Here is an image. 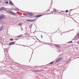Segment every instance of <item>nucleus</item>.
Returning <instances> with one entry per match:
<instances>
[{
  "label": "nucleus",
  "instance_id": "obj_1",
  "mask_svg": "<svg viewBox=\"0 0 79 79\" xmlns=\"http://www.w3.org/2000/svg\"><path fill=\"white\" fill-rule=\"evenodd\" d=\"M7 12L8 13H9L12 14V15H16V13H15L9 10L7 11Z\"/></svg>",
  "mask_w": 79,
  "mask_h": 79
},
{
  "label": "nucleus",
  "instance_id": "obj_2",
  "mask_svg": "<svg viewBox=\"0 0 79 79\" xmlns=\"http://www.w3.org/2000/svg\"><path fill=\"white\" fill-rule=\"evenodd\" d=\"M5 18V16L3 15H1L0 16V19H3Z\"/></svg>",
  "mask_w": 79,
  "mask_h": 79
},
{
  "label": "nucleus",
  "instance_id": "obj_3",
  "mask_svg": "<svg viewBox=\"0 0 79 79\" xmlns=\"http://www.w3.org/2000/svg\"><path fill=\"white\" fill-rule=\"evenodd\" d=\"M62 60H63L62 57H60V58H59V61H62Z\"/></svg>",
  "mask_w": 79,
  "mask_h": 79
},
{
  "label": "nucleus",
  "instance_id": "obj_4",
  "mask_svg": "<svg viewBox=\"0 0 79 79\" xmlns=\"http://www.w3.org/2000/svg\"><path fill=\"white\" fill-rule=\"evenodd\" d=\"M27 15H30V16H32V15H33L31 13H27Z\"/></svg>",
  "mask_w": 79,
  "mask_h": 79
},
{
  "label": "nucleus",
  "instance_id": "obj_5",
  "mask_svg": "<svg viewBox=\"0 0 79 79\" xmlns=\"http://www.w3.org/2000/svg\"><path fill=\"white\" fill-rule=\"evenodd\" d=\"M9 3H10V5H13V4L12 2L11 1H9Z\"/></svg>",
  "mask_w": 79,
  "mask_h": 79
},
{
  "label": "nucleus",
  "instance_id": "obj_6",
  "mask_svg": "<svg viewBox=\"0 0 79 79\" xmlns=\"http://www.w3.org/2000/svg\"><path fill=\"white\" fill-rule=\"evenodd\" d=\"M15 42H12L10 43V45H13L14 44H15Z\"/></svg>",
  "mask_w": 79,
  "mask_h": 79
},
{
  "label": "nucleus",
  "instance_id": "obj_7",
  "mask_svg": "<svg viewBox=\"0 0 79 79\" xmlns=\"http://www.w3.org/2000/svg\"><path fill=\"white\" fill-rule=\"evenodd\" d=\"M4 52H8V49L7 48L5 49H4Z\"/></svg>",
  "mask_w": 79,
  "mask_h": 79
},
{
  "label": "nucleus",
  "instance_id": "obj_8",
  "mask_svg": "<svg viewBox=\"0 0 79 79\" xmlns=\"http://www.w3.org/2000/svg\"><path fill=\"white\" fill-rule=\"evenodd\" d=\"M59 60V59H57L56 60V63L58 62H59V61H60Z\"/></svg>",
  "mask_w": 79,
  "mask_h": 79
},
{
  "label": "nucleus",
  "instance_id": "obj_9",
  "mask_svg": "<svg viewBox=\"0 0 79 79\" xmlns=\"http://www.w3.org/2000/svg\"><path fill=\"white\" fill-rule=\"evenodd\" d=\"M37 17H40V16H42V15H39L36 16Z\"/></svg>",
  "mask_w": 79,
  "mask_h": 79
},
{
  "label": "nucleus",
  "instance_id": "obj_10",
  "mask_svg": "<svg viewBox=\"0 0 79 79\" xmlns=\"http://www.w3.org/2000/svg\"><path fill=\"white\" fill-rule=\"evenodd\" d=\"M15 11H18V10H19V9L18 8H16L15 9Z\"/></svg>",
  "mask_w": 79,
  "mask_h": 79
},
{
  "label": "nucleus",
  "instance_id": "obj_11",
  "mask_svg": "<svg viewBox=\"0 0 79 79\" xmlns=\"http://www.w3.org/2000/svg\"><path fill=\"white\" fill-rule=\"evenodd\" d=\"M26 21H28L29 22H31V19H27L26 20Z\"/></svg>",
  "mask_w": 79,
  "mask_h": 79
},
{
  "label": "nucleus",
  "instance_id": "obj_12",
  "mask_svg": "<svg viewBox=\"0 0 79 79\" xmlns=\"http://www.w3.org/2000/svg\"><path fill=\"white\" fill-rule=\"evenodd\" d=\"M19 26H21L22 25H23V24L22 23H20L19 24H18Z\"/></svg>",
  "mask_w": 79,
  "mask_h": 79
},
{
  "label": "nucleus",
  "instance_id": "obj_13",
  "mask_svg": "<svg viewBox=\"0 0 79 79\" xmlns=\"http://www.w3.org/2000/svg\"><path fill=\"white\" fill-rule=\"evenodd\" d=\"M53 11L54 12H56V9H53Z\"/></svg>",
  "mask_w": 79,
  "mask_h": 79
},
{
  "label": "nucleus",
  "instance_id": "obj_14",
  "mask_svg": "<svg viewBox=\"0 0 79 79\" xmlns=\"http://www.w3.org/2000/svg\"><path fill=\"white\" fill-rule=\"evenodd\" d=\"M34 21V20L32 19H30V22H33Z\"/></svg>",
  "mask_w": 79,
  "mask_h": 79
},
{
  "label": "nucleus",
  "instance_id": "obj_15",
  "mask_svg": "<svg viewBox=\"0 0 79 79\" xmlns=\"http://www.w3.org/2000/svg\"><path fill=\"white\" fill-rule=\"evenodd\" d=\"M1 10H3V9H4V7H2L1 8Z\"/></svg>",
  "mask_w": 79,
  "mask_h": 79
},
{
  "label": "nucleus",
  "instance_id": "obj_16",
  "mask_svg": "<svg viewBox=\"0 0 79 79\" xmlns=\"http://www.w3.org/2000/svg\"><path fill=\"white\" fill-rule=\"evenodd\" d=\"M50 64H53V62H51L50 63Z\"/></svg>",
  "mask_w": 79,
  "mask_h": 79
},
{
  "label": "nucleus",
  "instance_id": "obj_17",
  "mask_svg": "<svg viewBox=\"0 0 79 79\" xmlns=\"http://www.w3.org/2000/svg\"><path fill=\"white\" fill-rule=\"evenodd\" d=\"M2 27L0 29V31H2Z\"/></svg>",
  "mask_w": 79,
  "mask_h": 79
},
{
  "label": "nucleus",
  "instance_id": "obj_18",
  "mask_svg": "<svg viewBox=\"0 0 79 79\" xmlns=\"http://www.w3.org/2000/svg\"><path fill=\"white\" fill-rule=\"evenodd\" d=\"M5 3L6 4H8V2H6Z\"/></svg>",
  "mask_w": 79,
  "mask_h": 79
},
{
  "label": "nucleus",
  "instance_id": "obj_19",
  "mask_svg": "<svg viewBox=\"0 0 79 79\" xmlns=\"http://www.w3.org/2000/svg\"><path fill=\"white\" fill-rule=\"evenodd\" d=\"M68 12V10H66V13H67Z\"/></svg>",
  "mask_w": 79,
  "mask_h": 79
},
{
  "label": "nucleus",
  "instance_id": "obj_20",
  "mask_svg": "<svg viewBox=\"0 0 79 79\" xmlns=\"http://www.w3.org/2000/svg\"><path fill=\"white\" fill-rule=\"evenodd\" d=\"M21 36H22V35H19V36L18 37H21Z\"/></svg>",
  "mask_w": 79,
  "mask_h": 79
},
{
  "label": "nucleus",
  "instance_id": "obj_21",
  "mask_svg": "<svg viewBox=\"0 0 79 79\" xmlns=\"http://www.w3.org/2000/svg\"><path fill=\"white\" fill-rule=\"evenodd\" d=\"M56 46L57 47H59H59H60V46H59L58 45H57V46Z\"/></svg>",
  "mask_w": 79,
  "mask_h": 79
},
{
  "label": "nucleus",
  "instance_id": "obj_22",
  "mask_svg": "<svg viewBox=\"0 0 79 79\" xmlns=\"http://www.w3.org/2000/svg\"><path fill=\"white\" fill-rule=\"evenodd\" d=\"M72 41H70L69 42V43H72Z\"/></svg>",
  "mask_w": 79,
  "mask_h": 79
},
{
  "label": "nucleus",
  "instance_id": "obj_23",
  "mask_svg": "<svg viewBox=\"0 0 79 79\" xmlns=\"http://www.w3.org/2000/svg\"><path fill=\"white\" fill-rule=\"evenodd\" d=\"M1 10H2V9H0V11H1Z\"/></svg>",
  "mask_w": 79,
  "mask_h": 79
},
{
  "label": "nucleus",
  "instance_id": "obj_24",
  "mask_svg": "<svg viewBox=\"0 0 79 79\" xmlns=\"http://www.w3.org/2000/svg\"><path fill=\"white\" fill-rule=\"evenodd\" d=\"M2 3V2H0V3Z\"/></svg>",
  "mask_w": 79,
  "mask_h": 79
},
{
  "label": "nucleus",
  "instance_id": "obj_25",
  "mask_svg": "<svg viewBox=\"0 0 79 79\" xmlns=\"http://www.w3.org/2000/svg\"><path fill=\"white\" fill-rule=\"evenodd\" d=\"M78 37H79V34L78 35Z\"/></svg>",
  "mask_w": 79,
  "mask_h": 79
},
{
  "label": "nucleus",
  "instance_id": "obj_26",
  "mask_svg": "<svg viewBox=\"0 0 79 79\" xmlns=\"http://www.w3.org/2000/svg\"><path fill=\"white\" fill-rule=\"evenodd\" d=\"M41 37L42 38V35H41Z\"/></svg>",
  "mask_w": 79,
  "mask_h": 79
},
{
  "label": "nucleus",
  "instance_id": "obj_27",
  "mask_svg": "<svg viewBox=\"0 0 79 79\" xmlns=\"http://www.w3.org/2000/svg\"><path fill=\"white\" fill-rule=\"evenodd\" d=\"M24 46V47H25V46Z\"/></svg>",
  "mask_w": 79,
  "mask_h": 79
}]
</instances>
